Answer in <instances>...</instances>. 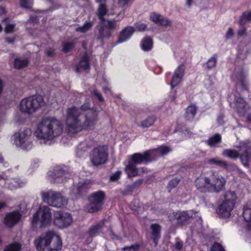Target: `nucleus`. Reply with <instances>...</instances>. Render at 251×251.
<instances>
[{"instance_id": "35", "label": "nucleus", "mask_w": 251, "mask_h": 251, "mask_svg": "<svg viewBox=\"0 0 251 251\" xmlns=\"http://www.w3.org/2000/svg\"><path fill=\"white\" fill-rule=\"evenodd\" d=\"M107 9L105 4H102V2L100 4L98 9V16L101 21H104V16L106 14Z\"/></svg>"}, {"instance_id": "57", "label": "nucleus", "mask_w": 251, "mask_h": 251, "mask_svg": "<svg viewBox=\"0 0 251 251\" xmlns=\"http://www.w3.org/2000/svg\"><path fill=\"white\" fill-rule=\"evenodd\" d=\"M143 182L142 179H138V180H136L132 185V187H134V189L136 187H138V186L141 185Z\"/></svg>"}, {"instance_id": "47", "label": "nucleus", "mask_w": 251, "mask_h": 251, "mask_svg": "<svg viewBox=\"0 0 251 251\" xmlns=\"http://www.w3.org/2000/svg\"><path fill=\"white\" fill-rule=\"evenodd\" d=\"M211 251H225L220 243H215L211 249Z\"/></svg>"}, {"instance_id": "38", "label": "nucleus", "mask_w": 251, "mask_h": 251, "mask_svg": "<svg viewBox=\"0 0 251 251\" xmlns=\"http://www.w3.org/2000/svg\"><path fill=\"white\" fill-rule=\"evenodd\" d=\"M241 158V162L244 166L249 167V162L250 158V155L248 152V150H246L243 154L239 155Z\"/></svg>"}, {"instance_id": "51", "label": "nucleus", "mask_w": 251, "mask_h": 251, "mask_svg": "<svg viewBox=\"0 0 251 251\" xmlns=\"http://www.w3.org/2000/svg\"><path fill=\"white\" fill-rule=\"evenodd\" d=\"M74 44L72 43V42H67L66 43H65L63 50L65 52H68L71 48H73Z\"/></svg>"}, {"instance_id": "16", "label": "nucleus", "mask_w": 251, "mask_h": 251, "mask_svg": "<svg viewBox=\"0 0 251 251\" xmlns=\"http://www.w3.org/2000/svg\"><path fill=\"white\" fill-rule=\"evenodd\" d=\"M150 18L152 21L155 22L157 24L162 25V26H168V27H172V22L166 17H164L161 14H158V13H152L150 16Z\"/></svg>"}, {"instance_id": "33", "label": "nucleus", "mask_w": 251, "mask_h": 251, "mask_svg": "<svg viewBox=\"0 0 251 251\" xmlns=\"http://www.w3.org/2000/svg\"><path fill=\"white\" fill-rule=\"evenodd\" d=\"M29 63L27 59H23V58H16L14 60V67L17 69H21L24 67L27 66Z\"/></svg>"}, {"instance_id": "41", "label": "nucleus", "mask_w": 251, "mask_h": 251, "mask_svg": "<svg viewBox=\"0 0 251 251\" xmlns=\"http://www.w3.org/2000/svg\"><path fill=\"white\" fill-rule=\"evenodd\" d=\"M33 3V0H20V4L24 8H30Z\"/></svg>"}, {"instance_id": "43", "label": "nucleus", "mask_w": 251, "mask_h": 251, "mask_svg": "<svg viewBox=\"0 0 251 251\" xmlns=\"http://www.w3.org/2000/svg\"><path fill=\"white\" fill-rule=\"evenodd\" d=\"M91 182L90 181V180H85L82 183H80L77 187L78 191L80 192V191L83 190V189H85V188H88L89 186L91 185Z\"/></svg>"}, {"instance_id": "9", "label": "nucleus", "mask_w": 251, "mask_h": 251, "mask_svg": "<svg viewBox=\"0 0 251 251\" xmlns=\"http://www.w3.org/2000/svg\"><path fill=\"white\" fill-rule=\"evenodd\" d=\"M108 158V151L105 146H99L92 149L90 153V161L95 167L106 163Z\"/></svg>"}, {"instance_id": "15", "label": "nucleus", "mask_w": 251, "mask_h": 251, "mask_svg": "<svg viewBox=\"0 0 251 251\" xmlns=\"http://www.w3.org/2000/svg\"><path fill=\"white\" fill-rule=\"evenodd\" d=\"M21 214L19 212H12L6 214L4 217V223L8 227H12L19 222Z\"/></svg>"}, {"instance_id": "6", "label": "nucleus", "mask_w": 251, "mask_h": 251, "mask_svg": "<svg viewBox=\"0 0 251 251\" xmlns=\"http://www.w3.org/2000/svg\"><path fill=\"white\" fill-rule=\"evenodd\" d=\"M237 199V196L233 191H227L224 194V200L217 210V212L221 217H229L233 209Z\"/></svg>"}, {"instance_id": "60", "label": "nucleus", "mask_w": 251, "mask_h": 251, "mask_svg": "<svg viewBox=\"0 0 251 251\" xmlns=\"http://www.w3.org/2000/svg\"><path fill=\"white\" fill-rule=\"evenodd\" d=\"M4 86V82L1 78H0V96L2 93Z\"/></svg>"}, {"instance_id": "39", "label": "nucleus", "mask_w": 251, "mask_h": 251, "mask_svg": "<svg viewBox=\"0 0 251 251\" xmlns=\"http://www.w3.org/2000/svg\"><path fill=\"white\" fill-rule=\"evenodd\" d=\"M64 174V171L60 168V167H56L53 170L52 173H50L49 175L51 176L52 177H60V176H62Z\"/></svg>"}, {"instance_id": "28", "label": "nucleus", "mask_w": 251, "mask_h": 251, "mask_svg": "<svg viewBox=\"0 0 251 251\" xmlns=\"http://www.w3.org/2000/svg\"><path fill=\"white\" fill-rule=\"evenodd\" d=\"M197 109L195 105H190L186 109L185 114V118L187 120H192L193 119L195 114L196 113Z\"/></svg>"}, {"instance_id": "20", "label": "nucleus", "mask_w": 251, "mask_h": 251, "mask_svg": "<svg viewBox=\"0 0 251 251\" xmlns=\"http://www.w3.org/2000/svg\"><path fill=\"white\" fill-rule=\"evenodd\" d=\"M90 67L88 56L85 54L82 57L79 63L75 66V71L76 73H80L81 70H89Z\"/></svg>"}, {"instance_id": "44", "label": "nucleus", "mask_w": 251, "mask_h": 251, "mask_svg": "<svg viewBox=\"0 0 251 251\" xmlns=\"http://www.w3.org/2000/svg\"><path fill=\"white\" fill-rule=\"evenodd\" d=\"M117 26V21L116 20H108L107 21V26L111 30V29H116Z\"/></svg>"}, {"instance_id": "48", "label": "nucleus", "mask_w": 251, "mask_h": 251, "mask_svg": "<svg viewBox=\"0 0 251 251\" xmlns=\"http://www.w3.org/2000/svg\"><path fill=\"white\" fill-rule=\"evenodd\" d=\"M92 93L96 97V98H97L98 100H100V101H103V100H104L103 96H102L101 93H100L98 90H96V89L95 90H93Z\"/></svg>"}, {"instance_id": "19", "label": "nucleus", "mask_w": 251, "mask_h": 251, "mask_svg": "<svg viewBox=\"0 0 251 251\" xmlns=\"http://www.w3.org/2000/svg\"><path fill=\"white\" fill-rule=\"evenodd\" d=\"M208 162L211 165H217V166L219 167H225V168L229 169V170H232V169H234L235 168V166L233 164L228 163L226 161H224V160H221V159H218V158H210Z\"/></svg>"}, {"instance_id": "53", "label": "nucleus", "mask_w": 251, "mask_h": 251, "mask_svg": "<svg viewBox=\"0 0 251 251\" xmlns=\"http://www.w3.org/2000/svg\"><path fill=\"white\" fill-rule=\"evenodd\" d=\"M15 26V25H13V24H7L5 30L6 32H12L14 29Z\"/></svg>"}, {"instance_id": "14", "label": "nucleus", "mask_w": 251, "mask_h": 251, "mask_svg": "<svg viewBox=\"0 0 251 251\" xmlns=\"http://www.w3.org/2000/svg\"><path fill=\"white\" fill-rule=\"evenodd\" d=\"M196 213L194 211H182V212L174 213L173 215L178 223L185 224L188 223L190 219L194 218Z\"/></svg>"}, {"instance_id": "56", "label": "nucleus", "mask_w": 251, "mask_h": 251, "mask_svg": "<svg viewBox=\"0 0 251 251\" xmlns=\"http://www.w3.org/2000/svg\"><path fill=\"white\" fill-rule=\"evenodd\" d=\"M183 243L182 241H176L175 243V248L176 250H181L183 247Z\"/></svg>"}, {"instance_id": "4", "label": "nucleus", "mask_w": 251, "mask_h": 251, "mask_svg": "<svg viewBox=\"0 0 251 251\" xmlns=\"http://www.w3.org/2000/svg\"><path fill=\"white\" fill-rule=\"evenodd\" d=\"M34 242L38 251H57L62 246L60 237L53 231H48L39 236Z\"/></svg>"}, {"instance_id": "7", "label": "nucleus", "mask_w": 251, "mask_h": 251, "mask_svg": "<svg viewBox=\"0 0 251 251\" xmlns=\"http://www.w3.org/2000/svg\"><path fill=\"white\" fill-rule=\"evenodd\" d=\"M51 213L48 206H41L33 215L32 223L33 225L45 227L50 223Z\"/></svg>"}, {"instance_id": "62", "label": "nucleus", "mask_w": 251, "mask_h": 251, "mask_svg": "<svg viewBox=\"0 0 251 251\" xmlns=\"http://www.w3.org/2000/svg\"><path fill=\"white\" fill-rule=\"evenodd\" d=\"M134 187H132V184L130 185H127L126 187V191H128V192H132L133 190H134Z\"/></svg>"}, {"instance_id": "45", "label": "nucleus", "mask_w": 251, "mask_h": 251, "mask_svg": "<svg viewBox=\"0 0 251 251\" xmlns=\"http://www.w3.org/2000/svg\"><path fill=\"white\" fill-rule=\"evenodd\" d=\"M179 181L180 179L179 178H174L169 182V186L170 188H174L176 186L178 185Z\"/></svg>"}, {"instance_id": "34", "label": "nucleus", "mask_w": 251, "mask_h": 251, "mask_svg": "<svg viewBox=\"0 0 251 251\" xmlns=\"http://www.w3.org/2000/svg\"><path fill=\"white\" fill-rule=\"evenodd\" d=\"M156 118L155 117H148L140 123V126L142 127H149L151 126H152L156 121Z\"/></svg>"}, {"instance_id": "63", "label": "nucleus", "mask_w": 251, "mask_h": 251, "mask_svg": "<svg viewBox=\"0 0 251 251\" xmlns=\"http://www.w3.org/2000/svg\"><path fill=\"white\" fill-rule=\"evenodd\" d=\"M193 0H186V5L190 7L193 3Z\"/></svg>"}, {"instance_id": "55", "label": "nucleus", "mask_w": 251, "mask_h": 251, "mask_svg": "<svg viewBox=\"0 0 251 251\" xmlns=\"http://www.w3.org/2000/svg\"><path fill=\"white\" fill-rule=\"evenodd\" d=\"M139 246L137 245V244H135V245H130V246H126V247H124L123 248V250H132V251H137L138 249H139Z\"/></svg>"}, {"instance_id": "24", "label": "nucleus", "mask_w": 251, "mask_h": 251, "mask_svg": "<svg viewBox=\"0 0 251 251\" xmlns=\"http://www.w3.org/2000/svg\"><path fill=\"white\" fill-rule=\"evenodd\" d=\"M152 231L151 238L154 242L155 245H157L158 241L160 237L161 226L157 224H153L151 226Z\"/></svg>"}, {"instance_id": "46", "label": "nucleus", "mask_w": 251, "mask_h": 251, "mask_svg": "<svg viewBox=\"0 0 251 251\" xmlns=\"http://www.w3.org/2000/svg\"><path fill=\"white\" fill-rule=\"evenodd\" d=\"M121 171H117L114 174H113L111 176H110V179L112 181H115V180H117L119 177H120L121 175Z\"/></svg>"}, {"instance_id": "8", "label": "nucleus", "mask_w": 251, "mask_h": 251, "mask_svg": "<svg viewBox=\"0 0 251 251\" xmlns=\"http://www.w3.org/2000/svg\"><path fill=\"white\" fill-rule=\"evenodd\" d=\"M43 201L50 205L62 207L67 204V201L60 193L49 190L48 191H42L41 193Z\"/></svg>"}, {"instance_id": "49", "label": "nucleus", "mask_w": 251, "mask_h": 251, "mask_svg": "<svg viewBox=\"0 0 251 251\" xmlns=\"http://www.w3.org/2000/svg\"><path fill=\"white\" fill-rule=\"evenodd\" d=\"M247 34V29L246 27H242L240 29H239L237 32V35L239 37H241V36H246Z\"/></svg>"}, {"instance_id": "36", "label": "nucleus", "mask_w": 251, "mask_h": 251, "mask_svg": "<svg viewBox=\"0 0 251 251\" xmlns=\"http://www.w3.org/2000/svg\"><path fill=\"white\" fill-rule=\"evenodd\" d=\"M21 244L19 242H13L5 247L3 251H20Z\"/></svg>"}, {"instance_id": "18", "label": "nucleus", "mask_w": 251, "mask_h": 251, "mask_svg": "<svg viewBox=\"0 0 251 251\" xmlns=\"http://www.w3.org/2000/svg\"><path fill=\"white\" fill-rule=\"evenodd\" d=\"M150 152L147 151L143 154L140 153H135L131 156V160L134 162L135 164H140L142 162H149L151 161Z\"/></svg>"}, {"instance_id": "21", "label": "nucleus", "mask_w": 251, "mask_h": 251, "mask_svg": "<svg viewBox=\"0 0 251 251\" xmlns=\"http://www.w3.org/2000/svg\"><path fill=\"white\" fill-rule=\"evenodd\" d=\"M128 177H134L138 175V169L134 161H130L125 168Z\"/></svg>"}, {"instance_id": "50", "label": "nucleus", "mask_w": 251, "mask_h": 251, "mask_svg": "<svg viewBox=\"0 0 251 251\" xmlns=\"http://www.w3.org/2000/svg\"><path fill=\"white\" fill-rule=\"evenodd\" d=\"M135 26L137 29L140 30V31H143L146 29L147 25L145 24H142V23H137L135 25Z\"/></svg>"}, {"instance_id": "25", "label": "nucleus", "mask_w": 251, "mask_h": 251, "mask_svg": "<svg viewBox=\"0 0 251 251\" xmlns=\"http://www.w3.org/2000/svg\"><path fill=\"white\" fill-rule=\"evenodd\" d=\"M235 101L236 107L238 111L244 114L246 112V106L247 104L244 101L243 98L242 97H240V96H237V95L235 96Z\"/></svg>"}, {"instance_id": "13", "label": "nucleus", "mask_w": 251, "mask_h": 251, "mask_svg": "<svg viewBox=\"0 0 251 251\" xmlns=\"http://www.w3.org/2000/svg\"><path fill=\"white\" fill-rule=\"evenodd\" d=\"M185 69L186 67L184 64H181L176 67L171 82V86L172 87H175L176 85H179V83L181 82L182 77L185 74Z\"/></svg>"}, {"instance_id": "40", "label": "nucleus", "mask_w": 251, "mask_h": 251, "mask_svg": "<svg viewBox=\"0 0 251 251\" xmlns=\"http://www.w3.org/2000/svg\"><path fill=\"white\" fill-rule=\"evenodd\" d=\"M23 182L21 181V180H18V179H13L12 180L10 183L8 184V187L10 189H15V188H18V187H21L23 184Z\"/></svg>"}, {"instance_id": "54", "label": "nucleus", "mask_w": 251, "mask_h": 251, "mask_svg": "<svg viewBox=\"0 0 251 251\" xmlns=\"http://www.w3.org/2000/svg\"><path fill=\"white\" fill-rule=\"evenodd\" d=\"M234 34V30L233 28H231V27H230L228 29L226 33V37L227 39H229V38H231L232 36H233Z\"/></svg>"}, {"instance_id": "27", "label": "nucleus", "mask_w": 251, "mask_h": 251, "mask_svg": "<svg viewBox=\"0 0 251 251\" xmlns=\"http://www.w3.org/2000/svg\"><path fill=\"white\" fill-rule=\"evenodd\" d=\"M153 40L151 37H144L141 41V46L142 49L145 51H148L150 50L153 46Z\"/></svg>"}, {"instance_id": "11", "label": "nucleus", "mask_w": 251, "mask_h": 251, "mask_svg": "<svg viewBox=\"0 0 251 251\" xmlns=\"http://www.w3.org/2000/svg\"><path fill=\"white\" fill-rule=\"evenodd\" d=\"M73 222L71 214L68 213H60L57 212L55 213L53 219V223L60 228H64L70 225Z\"/></svg>"}, {"instance_id": "64", "label": "nucleus", "mask_w": 251, "mask_h": 251, "mask_svg": "<svg viewBox=\"0 0 251 251\" xmlns=\"http://www.w3.org/2000/svg\"><path fill=\"white\" fill-rule=\"evenodd\" d=\"M6 41L9 44H12L14 42V38H6Z\"/></svg>"}, {"instance_id": "10", "label": "nucleus", "mask_w": 251, "mask_h": 251, "mask_svg": "<svg viewBox=\"0 0 251 251\" xmlns=\"http://www.w3.org/2000/svg\"><path fill=\"white\" fill-rule=\"evenodd\" d=\"M105 197V193L102 190L93 193L89 198L90 203L87 205L86 210L89 212L98 211L100 209Z\"/></svg>"}, {"instance_id": "42", "label": "nucleus", "mask_w": 251, "mask_h": 251, "mask_svg": "<svg viewBox=\"0 0 251 251\" xmlns=\"http://www.w3.org/2000/svg\"><path fill=\"white\" fill-rule=\"evenodd\" d=\"M217 59L215 56H213V57H211L210 58L207 63L206 66L208 69H211V68H213V67L216 66Z\"/></svg>"}, {"instance_id": "31", "label": "nucleus", "mask_w": 251, "mask_h": 251, "mask_svg": "<svg viewBox=\"0 0 251 251\" xmlns=\"http://www.w3.org/2000/svg\"><path fill=\"white\" fill-rule=\"evenodd\" d=\"M223 154L225 156H228L230 158L234 159L238 158L240 155L238 151H237L235 149H226L223 151Z\"/></svg>"}, {"instance_id": "22", "label": "nucleus", "mask_w": 251, "mask_h": 251, "mask_svg": "<svg viewBox=\"0 0 251 251\" xmlns=\"http://www.w3.org/2000/svg\"><path fill=\"white\" fill-rule=\"evenodd\" d=\"M235 76L238 81V85L241 86L242 89H247L246 75L244 74L243 70L236 71Z\"/></svg>"}, {"instance_id": "5", "label": "nucleus", "mask_w": 251, "mask_h": 251, "mask_svg": "<svg viewBox=\"0 0 251 251\" xmlns=\"http://www.w3.org/2000/svg\"><path fill=\"white\" fill-rule=\"evenodd\" d=\"M44 104V99L41 95H32L21 101L19 108L24 113L31 114L39 110Z\"/></svg>"}, {"instance_id": "1", "label": "nucleus", "mask_w": 251, "mask_h": 251, "mask_svg": "<svg viewBox=\"0 0 251 251\" xmlns=\"http://www.w3.org/2000/svg\"><path fill=\"white\" fill-rule=\"evenodd\" d=\"M99 111L86 100L79 107L73 106L67 110L66 125L68 132L76 133L83 129H93L98 121Z\"/></svg>"}, {"instance_id": "12", "label": "nucleus", "mask_w": 251, "mask_h": 251, "mask_svg": "<svg viewBox=\"0 0 251 251\" xmlns=\"http://www.w3.org/2000/svg\"><path fill=\"white\" fill-rule=\"evenodd\" d=\"M31 133L30 129H25L16 132L13 135L14 144L17 146L25 147L26 142H27L29 140Z\"/></svg>"}, {"instance_id": "23", "label": "nucleus", "mask_w": 251, "mask_h": 251, "mask_svg": "<svg viewBox=\"0 0 251 251\" xmlns=\"http://www.w3.org/2000/svg\"><path fill=\"white\" fill-rule=\"evenodd\" d=\"M104 224L105 220H101L100 222L92 226L88 231V233L91 236H95V235L100 233V232H101Z\"/></svg>"}, {"instance_id": "29", "label": "nucleus", "mask_w": 251, "mask_h": 251, "mask_svg": "<svg viewBox=\"0 0 251 251\" xmlns=\"http://www.w3.org/2000/svg\"><path fill=\"white\" fill-rule=\"evenodd\" d=\"M111 35V32L108 27L106 28L104 26H101L99 29V34L98 36V38L102 41L104 38L110 37Z\"/></svg>"}, {"instance_id": "32", "label": "nucleus", "mask_w": 251, "mask_h": 251, "mask_svg": "<svg viewBox=\"0 0 251 251\" xmlns=\"http://www.w3.org/2000/svg\"><path fill=\"white\" fill-rule=\"evenodd\" d=\"M251 20V10L244 11L239 19L238 23L240 25H244L247 21Z\"/></svg>"}, {"instance_id": "26", "label": "nucleus", "mask_w": 251, "mask_h": 251, "mask_svg": "<svg viewBox=\"0 0 251 251\" xmlns=\"http://www.w3.org/2000/svg\"><path fill=\"white\" fill-rule=\"evenodd\" d=\"M243 215L244 220L251 225V202H248L244 206Z\"/></svg>"}, {"instance_id": "61", "label": "nucleus", "mask_w": 251, "mask_h": 251, "mask_svg": "<svg viewBox=\"0 0 251 251\" xmlns=\"http://www.w3.org/2000/svg\"><path fill=\"white\" fill-rule=\"evenodd\" d=\"M46 54L48 56H53L54 54V51L53 50H48L46 51Z\"/></svg>"}, {"instance_id": "37", "label": "nucleus", "mask_w": 251, "mask_h": 251, "mask_svg": "<svg viewBox=\"0 0 251 251\" xmlns=\"http://www.w3.org/2000/svg\"><path fill=\"white\" fill-rule=\"evenodd\" d=\"M93 25V22H90L89 21L88 22H85V23L81 26H78L75 28L76 31H78L79 32H86L89 29H91Z\"/></svg>"}, {"instance_id": "3", "label": "nucleus", "mask_w": 251, "mask_h": 251, "mask_svg": "<svg viewBox=\"0 0 251 251\" xmlns=\"http://www.w3.org/2000/svg\"><path fill=\"white\" fill-rule=\"evenodd\" d=\"M226 184L224 177L216 174L210 177L199 176L195 181L196 187L201 192H220Z\"/></svg>"}, {"instance_id": "59", "label": "nucleus", "mask_w": 251, "mask_h": 251, "mask_svg": "<svg viewBox=\"0 0 251 251\" xmlns=\"http://www.w3.org/2000/svg\"><path fill=\"white\" fill-rule=\"evenodd\" d=\"M182 133L183 135H185V136H191L192 134H193L192 131L189 129H183L182 131Z\"/></svg>"}, {"instance_id": "58", "label": "nucleus", "mask_w": 251, "mask_h": 251, "mask_svg": "<svg viewBox=\"0 0 251 251\" xmlns=\"http://www.w3.org/2000/svg\"><path fill=\"white\" fill-rule=\"evenodd\" d=\"M131 0H119L118 3L120 6H125L126 4H127Z\"/></svg>"}, {"instance_id": "2", "label": "nucleus", "mask_w": 251, "mask_h": 251, "mask_svg": "<svg viewBox=\"0 0 251 251\" xmlns=\"http://www.w3.org/2000/svg\"><path fill=\"white\" fill-rule=\"evenodd\" d=\"M63 130L61 121L54 118H44L38 123L35 134L39 140L46 143L61 135Z\"/></svg>"}, {"instance_id": "17", "label": "nucleus", "mask_w": 251, "mask_h": 251, "mask_svg": "<svg viewBox=\"0 0 251 251\" xmlns=\"http://www.w3.org/2000/svg\"><path fill=\"white\" fill-rule=\"evenodd\" d=\"M135 30V27L133 26H126L122 29L119 34L117 43H123L131 37Z\"/></svg>"}, {"instance_id": "52", "label": "nucleus", "mask_w": 251, "mask_h": 251, "mask_svg": "<svg viewBox=\"0 0 251 251\" xmlns=\"http://www.w3.org/2000/svg\"><path fill=\"white\" fill-rule=\"evenodd\" d=\"M159 151L161 154H166L171 151V148L169 147H161L159 148Z\"/></svg>"}, {"instance_id": "30", "label": "nucleus", "mask_w": 251, "mask_h": 251, "mask_svg": "<svg viewBox=\"0 0 251 251\" xmlns=\"http://www.w3.org/2000/svg\"><path fill=\"white\" fill-rule=\"evenodd\" d=\"M221 135H220L219 133H217L213 136H212V137H210V138L207 140V143L211 147H214V146H216V144L221 142Z\"/></svg>"}]
</instances>
